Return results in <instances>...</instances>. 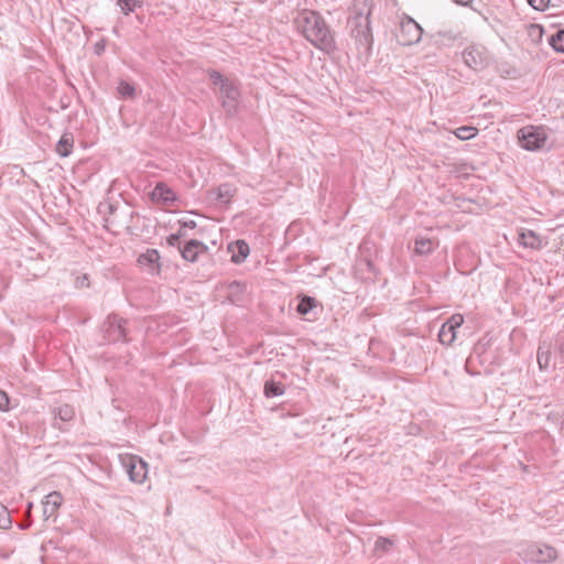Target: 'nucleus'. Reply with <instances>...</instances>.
Listing matches in <instances>:
<instances>
[{
  "label": "nucleus",
  "instance_id": "obj_1",
  "mask_svg": "<svg viewBox=\"0 0 564 564\" xmlns=\"http://www.w3.org/2000/svg\"><path fill=\"white\" fill-rule=\"evenodd\" d=\"M294 22L303 36L316 48L325 53L335 51L336 42L334 33L318 12L302 10L299 12Z\"/></svg>",
  "mask_w": 564,
  "mask_h": 564
},
{
  "label": "nucleus",
  "instance_id": "obj_2",
  "mask_svg": "<svg viewBox=\"0 0 564 564\" xmlns=\"http://www.w3.org/2000/svg\"><path fill=\"white\" fill-rule=\"evenodd\" d=\"M210 79L215 86L219 87L221 105L228 116H234L238 110V101L240 98L239 84L237 80L225 77L217 70L208 72Z\"/></svg>",
  "mask_w": 564,
  "mask_h": 564
},
{
  "label": "nucleus",
  "instance_id": "obj_3",
  "mask_svg": "<svg viewBox=\"0 0 564 564\" xmlns=\"http://www.w3.org/2000/svg\"><path fill=\"white\" fill-rule=\"evenodd\" d=\"M350 35L355 40L357 48L368 53L372 45V33L369 19L348 18Z\"/></svg>",
  "mask_w": 564,
  "mask_h": 564
},
{
  "label": "nucleus",
  "instance_id": "obj_4",
  "mask_svg": "<svg viewBox=\"0 0 564 564\" xmlns=\"http://www.w3.org/2000/svg\"><path fill=\"white\" fill-rule=\"evenodd\" d=\"M522 557L525 562L546 564L557 557V552L551 545L533 543L522 551Z\"/></svg>",
  "mask_w": 564,
  "mask_h": 564
},
{
  "label": "nucleus",
  "instance_id": "obj_5",
  "mask_svg": "<svg viewBox=\"0 0 564 564\" xmlns=\"http://www.w3.org/2000/svg\"><path fill=\"white\" fill-rule=\"evenodd\" d=\"M547 134L542 127H524L519 131V141L525 150H540L545 145Z\"/></svg>",
  "mask_w": 564,
  "mask_h": 564
},
{
  "label": "nucleus",
  "instance_id": "obj_6",
  "mask_svg": "<svg viewBox=\"0 0 564 564\" xmlns=\"http://www.w3.org/2000/svg\"><path fill=\"white\" fill-rule=\"evenodd\" d=\"M120 460L131 481L142 484L145 480L148 464L142 458L137 455H124Z\"/></svg>",
  "mask_w": 564,
  "mask_h": 564
},
{
  "label": "nucleus",
  "instance_id": "obj_7",
  "mask_svg": "<svg viewBox=\"0 0 564 564\" xmlns=\"http://www.w3.org/2000/svg\"><path fill=\"white\" fill-rule=\"evenodd\" d=\"M465 64L475 69L481 70L490 65L492 58L484 46L471 45L463 52Z\"/></svg>",
  "mask_w": 564,
  "mask_h": 564
},
{
  "label": "nucleus",
  "instance_id": "obj_8",
  "mask_svg": "<svg viewBox=\"0 0 564 564\" xmlns=\"http://www.w3.org/2000/svg\"><path fill=\"white\" fill-rule=\"evenodd\" d=\"M423 29L412 18L405 17L400 23L397 34L398 42L408 46L417 43L422 37Z\"/></svg>",
  "mask_w": 564,
  "mask_h": 564
},
{
  "label": "nucleus",
  "instance_id": "obj_9",
  "mask_svg": "<svg viewBox=\"0 0 564 564\" xmlns=\"http://www.w3.org/2000/svg\"><path fill=\"white\" fill-rule=\"evenodd\" d=\"M137 262L152 275H158L161 272L160 253L155 249H148L141 253Z\"/></svg>",
  "mask_w": 564,
  "mask_h": 564
},
{
  "label": "nucleus",
  "instance_id": "obj_10",
  "mask_svg": "<svg viewBox=\"0 0 564 564\" xmlns=\"http://www.w3.org/2000/svg\"><path fill=\"white\" fill-rule=\"evenodd\" d=\"M464 319H446L438 332V339L444 345H451L457 338V330Z\"/></svg>",
  "mask_w": 564,
  "mask_h": 564
},
{
  "label": "nucleus",
  "instance_id": "obj_11",
  "mask_svg": "<svg viewBox=\"0 0 564 564\" xmlns=\"http://www.w3.org/2000/svg\"><path fill=\"white\" fill-rule=\"evenodd\" d=\"M63 502V497L58 491H52L43 500V516L45 520L56 518V512Z\"/></svg>",
  "mask_w": 564,
  "mask_h": 564
},
{
  "label": "nucleus",
  "instance_id": "obj_12",
  "mask_svg": "<svg viewBox=\"0 0 564 564\" xmlns=\"http://www.w3.org/2000/svg\"><path fill=\"white\" fill-rule=\"evenodd\" d=\"M151 197L154 202L161 204H169L176 199L175 193L162 182L155 185L151 193Z\"/></svg>",
  "mask_w": 564,
  "mask_h": 564
},
{
  "label": "nucleus",
  "instance_id": "obj_13",
  "mask_svg": "<svg viewBox=\"0 0 564 564\" xmlns=\"http://www.w3.org/2000/svg\"><path fill=\"white\" fill-rule=\"evenodd\" d=\"M371 10V0H354L349 18L370 19Z\"/></svg>",
  "mask_w": 564,
  "mask_h": 564
},
{
  "label": "nucleus",
  "instance_id": "obj_14",
  "mask_svg": "<svg viewBox=\"0 0 564 564\" xmlns=\"http://www.w3.org/2000/svg\"><path fill=\"white\" fill-rule=\"evenodd\" d=\"M518 242L519 245L533 250L542 248V239L532 230L521 231L518 237Z\"/></svg>",
  "mask_w": 564,
  "mask_h": 564
},
{
  "label": "nucleus",
  "instance_id": "obj_15",
  "mask_svg": "<svg viewBox=\"0 0 564 564\" xmlns=\"http://www.w3.org/2000/svg\"><path fill=\"white\" fill-rule=\"evenodd\" d=\"M228 249L231 251V261L234 263H242L250 253V248L243 240H237Z\"/></svg>",
  "mask_w": 564,
  "mask_h": 564
},
{
  "label": "nucleus",
  "instance_id": "obj_16",
  "mask_svg": "<svg viewBox=\"0 0 564 564\" xmlns=\"http://www.w3.org/2000/svg\"><path fill=\"white\" fill-rule=\"evenodd\" d=\"M236 193V188L232 187L230 184H221L216 189L212 192V195H214V199L219 205H227L230 199L234 197Z\"/></svg>",
  "mask_w": 564,
  "mask_h": 564
},
{
  "label": "nucleus",
  "instance_id": "obj_17",
  "mask_svg": "<svg viewBox=\"0 0 564 564\" xmlns=\"http://www.w3.org/2000/svg\"><path fill=\"white\" fill-rule=\"evenodd\" d=\"M297 301L296 312L300 315H306L313 312L317 306H321V303L315 297L308 295H299Z\"/></svg>",
  "mask_w": 564,
  "mask_h": 564
},
{
  "label": "nucleus",
  "instance_id": "obj_18",
  "mask_svg": "<svg viewBox=\"0 0 564 564\" xmlns=\"http://www.w3.org/2000/svg\"><path fill=\"white\" fill-rule=\"evenodd\" d=\"M204 248L203 242L198 240H189L183 249H181L182 257L191 262L197 259L198 252Z\"/></svg>",
  "mask_w": 564,
  "mask_h": 564
},
{
  "label": "nucleus",
  "instance_id": "obj_19",
  "mask_svg": "<svg viewBox=\"0 0 564 564\" xmlns=\"http://www.w3.org/2000/svg\"><path fill=\"white\" fill-rule=\"evenodd\" d=\"M74 145V139L73 135L69 133H65L62 135L59 141L56 144V153L63 158L68 156L72 153Z\"/></svg>",
  "mask_w": 564,
  "mask_h": 564
},
{
  "label": "nucleus",
  "instance_id": "obj_20",
  "mask_svg": "<svg viewBox=\"0 0 564 564\" xmlns=\"http://www.w3.org/2000/svg\"><path fill=\"white\" fill-rule=\"evenodd\" d=\"M285 389L282 382L269 379L264 382L263 393L267 398L280 397L284 393Z\"/></svg>",
  "mask_w": 564,
  "mask_h": 564
},
{
  "label": "nucleus",
  "instance_id": "obj_21",
  "mask_svg": "<svg viewBox=\"0 0 564 564\" xmlns=\"http://www.w3.org/2000/svg\"><path fill=\"white\" fill-rule=\"evenodd\" d=\"M394 545V541L390 538L379 536L375 542L373 554L376 556H381L382 554H387L390 552L392 546Z\"/></svg>",
  "mask_w": 564,
  "mask_h": 564
},
{
  "label": "nucleus",
  "instance_id": "obj_22",
  "mask_svg": "<svg viewBox=\"0 0 564 564\" xmlns=\"http://www.w3.org/2000/svg\"><path fill=\"white\" fill-rule=\"evenodd\" d=\"M53 414L55 417H58L62 422H68L73 420L75 411L73 406L68 404H62L53 409Z\"/></svg>",
  "mask_w": 564,
  "mask_h": 564
},
{
  "label": "nucleus",
  "instance_id": "obj_23",
  "mask_svg": "<svg viewBox=\"0 0 564 564\" xmlns=\"http://www.w3.org/2000/svg\"><path fill=\"white\" fill-rule=\"evenodd\" d=\"M434 248V242L430 238H417L415 240V252L417 254H429Z\"/></svg>",
  "mask_w": 564,
  "mask_h": 564
},
{
  "label": "nucleus",
  "instance_id": "obj_24",
  "mask_svg": "<svg viewBox=\"0 0 564 564\" xmlns=\"http://www.w3.org/2000/svg\"><path fill=\"white\" fill-rule=\"evenodd\" d=\"M117 6L124 15H128L133 12L135 8H140L142 3L139 0H117Z\"/></svg>",
  "mask_w": 564,
  "mask_h": 564
},
{
  "label": "nucleus",
  "instance_id": "obj_25",
  "mask_svg": "<svg viewBox=\"0 0 564 564\" xmlns=\"http://www.w3.org/2000/svg\"><path fill=\"white\" fill-rule=\"evenodd\" d=\"M549 44L556 51L564 53V30H558L549 39Z\"/></svg>",
  "mask_w": 564,
  "mask_h": 564
},
{
  "label": "nucleus",
  "instance_id": "obj_26",
  "mask_svg": "<svg viewBox=\"0 0 564 564\" xmlns=\"http://www.w3.org/2000/svg\"><path fill=\"white\" fill-rule=\"evenodd\" d=\"M478 130L475 127L463 126L455 130V135L460 140H470L477 134Z\"/></svg>",
  "mask_w": 564,
  "mask_h": 564
},
{
  "label": "nucleus",
  "instance_id": "obj_27",
  "mask_svg": "<svg viewBox=\"0 0 564 564\" xmlns=\"http://www.w3.org/2000/svg\"><path fill=\"white\" fill-rule=\"evenodd\" d=\"M551 351L550 349H544L543 346H540L536 354V359L539 367L541 369H546L550 362Z\"/></svg>",
  "mask_w": 564,
  "mask_h": 564
},
{
  "label": "nucleus",
  "instance_id": "obj_28",
  "mask_svg": "<svg viewBox=\"0 0 564 564\" xmlns=\"http://www.w3.org/2000/svg\"><path fill=\"white\" fill-rule=\"evenodd\" d=\"M118 93L123 98H132L134 96L135 88L130 83L121 80L118 85Z\"/></svg>",
  "mask_w": 564,
  "mask_h": 564
},
{
  "label": "nucleus",
  "instance_id": "obj_29",
  "mask_svg": "<svg viewBox=\"0 0 564 564\" xmlns=\"http://www.w3.org/2000/svg\"><path fill=\"white\" fill-rule=\"evenodd\" d=\"M12 520L9 510L3 505H0V529L11 528Z\"/></svg>",
  "mask_w": 564,
  "mask_h": 564
},
{
  "label": "nucleus",
  "instance_id": "obj_30",
  "mask_svg": "<svg viewBox=\"0 0 564 564\" xmlns=\"http://www.w3.org/2000/svg\"><path fill=\"white\" fill-rule=\"evenodd\" d=\"M551 0H528L529 4L538 10V11H544L549 8Z\"/></svg>",
  "mask_w": 564,
  "mask_h": 564
},
{
  "label": "nucleus",
  "instance_id": "obj_31",
  "mask_svg": "<svg viewBox=\"0 0 564 564\" xmlns=\"http://www.w3.org/2000/svg\"><path fill=\"white\" fill-rule=\"evenodd\" d=\"M10 405V399L8 394L0 389V412H7L9 411Z\"/></svg>",
  "mask_w": 564,
  "mask_h": 564
},
{
  "label": "nucleus",
  "instance_id": "obj_32",
  "mask_svg": "<svg viewBox=\"0 0 564 564\" xmlns=\"http://www.w3.org/2000/svg\"><path fill=\"white\" fill-rule=\"evenodd\" d=\"M75 285L77 289H84L89 286V278L87 274H82L76 278Z\"/></svg>",
  "mask_w": 564,
  "mask_h": 564
},
{
  "label": "nucleus",
  "instance_id": "obj_33",
  "mask_svg": "<svg viewBox=\"0 0 564 564\" xmlns=\"http://www.w3.org/2000/svg\"><path fill=\"white\" fill-rule=\"evenodd\" d=\"M182 235H183V234H182L181 231H178L177 234H173V235H171V236L167 238V243H169L170 246H175V245L178 242V240H180V238L182 237Z\"/></svg>",
  "mask_w": 564,
  "mask_h": 564
},
{
  "label": "nucleus",
  "instance_id": "obj_34",
  "mask_svg": "<svg viewBox=\"0 0 564 564\" xmlns=\"http://www.w3.org/2000/svg\"><path fill=\"white\" fill-rule=\"evenodd\" d=\"M184 226H186L188 228H194L196 226V224L194 220H189V221L184 223Z\"/></svg>",
  "mask_w": 564,
  "mask_h": 564
},
{
  "label": "nucleus",
  "instance_id": "obj_35",
  "mask_svg": "<svg viewBox=\"0 0 564 564\" xmlns=\"http://www.w3.org/2000/svg\"><path fill=\"white\" fill-rule=\"evenodd\" d=\"M453 1L456 2L457 4L466 6V4H468V2L470 0H453Z\"/></svg>",
  "mask_w": 564,
  "mask_h": 564
},
{
  "label": "nucleus",
  "instance_id": "obj_36",
  "mask_svg": "<svg viewBox=\"0 0 564 564\" xmlns=\"http://www.w3.org/2000/svg\"><path fill=\"white\" fill-rule=\"evenodd\" d=\"M364 263L369 270L372 269V263L369 260H365Z\"/></svg>",
  "mask_w": 564,
  "mask_h": 564
},
{
  "label": "nucleus",
  "instance_id": "obj_37",
  "mask_svg": "<svg viewBox=\"0 0 564 564\" xmlns=\"http://www.w3.org/2000/svg\"><path fill=\"white\" fill-rule=\"evenodd\" d=\"M119 321H120V322H119V324H118V328H119V329H122L123 324H122L121 322H124V323H126V322H127V319H119Z\"/></svg>",
  "mask_w": 564,
  "mask_h": 564
},
{
  "label": "nucleus",
  "instance_id": "obj_38",
  "mask_svg": "<svg viewBox=\"0 0 564 564\" xmlns=\"http://www.w3.org/2000/svg\"><path fill=\"white\" fill-rule=\"evenodd\" d=\"M560 352H561V355L564 357V344H562V345L560 346Z\"/></svg>",
  "mask_w": 564,
  "mask_h": 564
},
{
  "label": "nucleus",
  "instance_id": "obj_39",
  "mask_svg": "<svg viewBox=\"0 0 564 564\" xmlns=\"http://www.w3.org/2000/svg\"><path fill=\"white\" fill-rule=\"evenodd\" d=\"M451 317H453V318H456V317H463V315H462V314H459V313H456V314H453Z\"/></svg>",
  "mask_w": 564,
  "mask_h": 564
},
{
  "label": "nucleus",
  "instance_id": "obj_40",
  "mask_svg": "<svg viewBox=\"0 0 564 564\" xmlns=\"http://www.w3.org/2000/svg\"><path fill=\"white\" fill-rule=\"evenodd\" d=\"M562 430H564V420H563V423H562Z\"/></svg>",
  "mask_w": 564,
  "mask_h": 564
}]
</instances>
